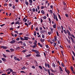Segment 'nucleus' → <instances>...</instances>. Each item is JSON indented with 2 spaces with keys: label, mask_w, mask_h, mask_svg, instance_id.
I'll return each instance as SVG.
<instances>
[{
  "label": "nucleus",
  "mask_w": 75,
  "mask_h": 75,
  "mask_svg": "<svg viewBox=\"0 0 75 75\" xmlns=\"http://www.w3.org/2000/svg\"><path fill=\"white\" fill-rule=\"evenodd\" d=\"M31 51H32L33 52H35L36 54H39V51H38L36 50L32 49L31 50Z\"/></svg>",
  "instance_id": "nucleus-1"
},
{
  "label": "nucleus",
  "mask_w": 75,
  "mask_h": 75,
  "mask_svg": "<svg viewBox=\"0 0 75 75\" xmlns=\"http://www.w3.org/2000/svg\"><path fill=\"white\" fill-rule=\"evenodd\" d=\"M44 69V70L45 71H47L48 72V73L49 75H51V74H50V70L49 69H48V70L46 68H45L44 67H43Z\"/></svg>",
  "instance_id": "nucleus-2"
},
{
  "label": "nucleus",
  "mask_w": 75,
  "mask_h": 75,
  "mask_svg": "<svg viewBox=\"0 0 75 75\" xmlns=\"http://www.w3.org/2000/svg\"><path fill=\"white\" fill-rule=\"evenodd\" d=\"M24 40H26V41H27L28 39H30V38L28 37H26L25 36L24 37Z\"/></svg>",
  "instance_id": "nucleus-3"
},
{
  "label": "nucleus",
  "mask_w": 75,
  "mask_h": 75,
  "mask_svg": "<svg viewBox=\"0 0 75 75\" xmlns=\"http://www.w3.org/2000/svg\"><path fill=\"white\" fill-rule=\"evenodd\" d=\"M65 71L67 73L68 75H69V70H67V68L65 67Z\"/></svg>",
  "instance_id": "nucleus-4"
},
{
  "label": "nucleus",
  "mask_w": 75,
  "mask_h": 75,
  "mask_svg": "<svg viewBox=\"0 0 75 75\" xmlns=\"http://www.w3.org/2000/svg\"><path fill=\"white\" fill-rule=\"evenodd\" d=\"M50 29L51 30V32L52 34H53V30H54V29L51 27H50Z\"/></svg>",
  "instance_id": "nucleus-5"
},
{
  "label": "nucleus",
  "mask_w": 75,
  "mask_h": 75,
  "mask_svg": "<svg viewBox=\"0 0 75 75\" xmlns=\"http://www.w3.org/2000/svg\"><path fill=\"white\" fill-rule=\"evenodd\" d=\"M16 42V40H13L9 42L10 43H11V44H13L14 42Z\"/></svg>",
  "instance_id": "nucleus-6"
},
{
  "label": "nucleus",
  "mask_w": 75,
  "mask_h": 75,
  "mask_svg": "<svg viewBox=\"0 0 75 75\" xmlns=\"http://www.w3.org/2000/svg\"><path fill=\"white\" fill-rule=\"evenodd\" d=\"M67 32L69 36H71V33H70V32H69L68 30H67Z\"/></svg>",
  "instance_id": "nucleus-7"
},
{
  "label": "nucleus",
  "mask_w": 75,
  "mask_h": 75,
  "mask_svg": "<svg viewBox=\"0 0 75 75\" xmlns=\"http://www.w3.org/2000/svg\"><path fill=\"white\" fill-rule=\"evenodd\" d=\"M70 38H71V40L72 42H73V43H74V44H75V41H74V39H73V38H72V37H70Z\"/></svg>",
  "instance_id": "nucleus-8"
},
{
  "label": "nucleus",
  "mask_w": 75,
  "mask_h": 75,
  "mask_svg": "<svg viewBox=\"0 0 75 75\" xmlns=\"http://www.w3.org/2000/svg\"><path fill=\"white\" fill-rule=\"evenodd\" d=\"M1 59L3 61H4V62H6V61H7V60L5 58H2Z\"/></svg>",
  "instance_id": "nucleus-9"
},
{
  "label": "nucleus",
  "mask_w": 75,
  "mask_h": 75,
  "mask_svg": "<svg viewBox=\"0 0 75 75\" xmlns=\"http://www.w3.org/2000/svg\"><path fill=\"white\" fill-rule=\"evenodd\" d=\"M59 71L60 72H63V70H62V68H61V66H59Z\"/></svg>",
  "instance_id": "nucleus-10"
},
{
  "label": "nucleus",
  "mask_w": 75,
  "mask_h": 75,
  "mask_svg": "<svg viewBox=\"0 0 75 75\" xmlns=\"http://www.w3.org/2000/svg\"><path fill=\"white\" fill-rule=\"evenodd\" d=\"M53 14L54 16V20H55V19H56V16H55V13H53Z\"/></svg>",
  "instance_id": "nucleus-11"
},
{
  "label": "nucleus",
  "mask_w": 75,
  "mask_h": 75,
  "mask_svg": "<svg viewBox=\"0 0 75 75\" xmlns=\"http://www.w3.org/2000/svg\"><path fill=\"white\" fill-rule=\"evenodd\" d=\"M52 67H54V68H55V67H56L55 64H54V63H53L52 64Z\"/></svg>",
  "instance_id": "nucleus-12"
},
{
  "label": "nucleus",
  "mask_w": 75,
  "mask_h": 75,
  "mask_svg": "<svg viewBox=\"0 0 75 75\" xmlns=\"http://www.w3.org/2000/svg\"><path fill=\"white\" fill-rule=\"evenodd\" d=\"M54 24L53 25V27L54 28H56V26H57V25H56V23H54Z\"/></svg>",
  "instance_id": "nucleus-13"
},
{
  "label": "nucleus",
  "mask_w": 75,
  "mask_h": 75,
  "mask_svg": "<svg viewBox=\"0 0 75 75\" xmlns=\"http://www.w3.org/2000/svg\"><path fill=\"white\" fill-rule=\"evenodd\" d=\"M41 13L43 14H45V12H44V10H42L41 11Z\"/></svg>",
  "instance_id": "nucleus-14"
},
{
  "label": "nucleus",
  "mask_w": 75,
  "mask_h": 75,
  "mask_svg": "<svg viewBox=\"0 0 75 75\" xmlns=\"http://www.w3.org/2000/svg\"><path fill=\"white\" fill-rule=\"evenodd\" d=\"M50 70L52 72H55V71H54V70H53V69H50Z\"/></svg>",
  "instance_id": "nucleus-15"
},
{
  "label": "nucleus",
  "mask_w": 75,
  "mask_h": 75,
  "mask_svg": "<svg viewBox=\"0 0 75 75\" xmlns=\"http://www.w3.org/2000/svg\"><path fill=\"white\" fill-rule=\"evenodd\" d=\"M66 39L67 40V42L69 43H71V41H70V40H68V39L67 38H66Z\"/></svg>",
  "instance_id": "nucleus-16"
},
{
  "label": "nucleus",
  "mask_w": 75,
  "mask_h": 75,
  "mask_svg": "<svg viewBox=\"0 0 75 75\" xmlns=\"http://www.w3.org/2000/svg\"><path fill=\"white\" fill-rule=\"evenodd\" d=\"M31 55V54L27 55L26 56V58H28V57H30Z\"/></svg>",
  "instance_id": "nucleus-17"
},
{
  "label": "nucleus",
  "mask_w": 75,
  "mask_h": 75,
  "mask_svg": "<svg viewBox=\"0 0 75 75\" xmlns=\"http://www.w3.org/2000/svg\"><path fill=\"white\" fill-rule=\"evenodd\" d=\"M25 3L26 4L27 6H28V2H26V1H25Z\"/></svg>",
  "instance_id": "nucleus-18"
},
{
  "label": "nucleus",
  "mask_w": 75,
  "mask_h": 75,
  "mask_svg": "<svg viewBox=\"0 0 75 75\" xmlns=\"http://www.w3.org/2000/svg\"><path fill=\"white\" fill-rule=\"evenodd\" d=\"M7 49V47L4 46L3 47V49H4V50H6Z\"/></svg>",
  "instance_id": "nucleus-19"
},
{
  "label": "nucleus",
  "mask_w": 75,
  "mask_h": 75,
  "mask_svg": "<svg viewBox=\"0 0 75 75\" xmlns=\"http://www.w3.org/2000/svg\"><path fill=\"white\" fill-rule=\"evenodd\" d=\"M63 31H64V33H65V34H67V31H66V30H64Z\"/></svg>",
  "instance_id": "nucleus-20"
},
{
  "label": "nucleus",
  "mask_w": 75,
  "mask_h": 75,
  "mask_svg": "<svg viewBox=\"0 0 75 75\" xmlns=\"http://www.w3.org/2000/svg\"><path fill=\"white\" fill-rule=\"evenodd\" d=\"M36 46H35L34 45L33 46V49H34L36 48Z\"/></svg>",
  "instance_id": "nucleus-21"
},
{
  "label": "nucleus",
  "mask_w": 75,
  "mask_h": 75,
  "mask_svg": "<svg viewBox=\"0 0 75 75\" xmlns=\"http://www.w3.org/2000/svg\"><path fill=\"white\" fill-rule=\"evenodd\" d=\"M18 44L21 43V44H23V42L22 41H19L18 42Z\"/></svg>",
  "instance_id": "nucleus-22"
},
{
  "label": "nucleus",
  "mask_w": 75,
  "mask_h": 75,
  "mask_svg": "<svg viewBox=\"0 0 75 75\" xmlns=\"http://www.w3.org/2000/svg\"><path fill=\"white\" fill-rule=\"evenodd\" d=\"M36 57H40V55L39 54H37L36 55Z\"/></svg>",
  "instance_id": "nucleus-23"
},
{
  "label": "nucleus",
  "mask_w": 75,
  "mask_h": 75,
  "mask_svg": "<svg viewBox=\"0 0 75 75\" xmlns=\"http://www.w3.org/2000/svg\"><path fill=\"white\" fill-rule=\"evenodd\" d=\"M55 17H56V21H58V18H57V16L56 15H55Z\"/></svg>",
  "instance_id": "nucleus-24"
},
{
  "label": "nucleus",
  "mask_w": 75,
  "mask_h": 75,
  "mask_svg": "<svg viewBox=\"0 0 75 75\" xmlns=\"http://www.w3.org/2000/svg\"><path fill=\"white\" fill-rule=\"evenodd\" d=\"M70 69L72 71H73L74 70L73 69V67L72 66H71L70 67Z\"/></svg>",
  "instance_id": "nucleus-25"
},
{
  "label": "nucleus",
  "mask_w": 75,
  "mask_h": 75,
  "mask_svg": "<svg viewBox=\"0 0 75 75\" xmlns=\"http://www.w3.org/2000/svg\"><path fill=\"white\" fill-rule=\"evenodd\" d=\"M36 34H37V33L36 32V31H35L34 32V36L36 35Z\"/></svg>",
  "instance_id": "nucleus-26"
},
{
  "label": "nucleus",
  "mask_w": 75,
  "mask_h": 75,
  "mask_svg": "<svg viewBox=\"0 0 75 75\" xmlns=\"http://www.w3.org/2000/svg\"><path fill=\"white\" fill-rule=\"evenodd\" d=\"M3 56L4 57V58H6L7 57V56H6V55L4 54H3Z\"/></svg>",
  "instance_id": "nucleus-27"
},
{
  "label": "nucleus",
  "mask_w": 75,
  "mask_h": 75,
  "mask_svg": "<svg viewBox=\"0 0 75 75\" xmlns=\"http://www.w3.org/2000/svg\"><path fill=\"white\" fill-rule=\"evenodd\" d=\"M21 69H25V67L24 66L21 68Z\"/></svg>",
  "instance_id": "nucleus-28"
},
{
  "label": "nucleus",
  "mask_w": 75,
  "mask_h": 75,
  "mask_svg": "<svg viewBox=\"0 0 75 75\" xmlns=\"http://www.w3.org/2000/svg\"><path fill=\"white\" fill-rule=\"evenodd\" d=\"M71 37H73V38H75V36H74V35H73V34H71Z\"/></svg>",
  "instance_id": "nucleus-29"
},
{
  "label": "nucleus",
  "mask_w": 75,
  "mask_h": 75,
  "mask_svg": "<svg viewBox=\"0 0 75 75\" xmlns=\"http://www.w3.org/2000/svg\"><path fill=\"white\" fill-rule=\"evenodd\" d=\"M32 11L33 12H35V8H33L32 9Z\"/></svg>",
  "instance_id": "nucleus-30"
},
{
  "label": "nucleus",
  "mask_w": 75,
  "mask_h": 75,
  "mask_svg": "<svg viewBox=\"0 0 75 75\" xmlns=\"http://www.w3.org/2000/svg\"><path fill=\"white\" fill-rule=\"evenodd\" d=\"M72 53L73 54L74 57H75V53L73 51H72Z\"/></svg>",
  "instance_id": "nucleus-31"
},
{
  "label": "nucleus",
  "mask_w": 75,
  "mask_h": 75,
  "mask_svg": "<svg viewBox=\"0 0 75 75\" xmlns=\"http://www.w3.org/2000/svg\"><path fill=\"white\" fill-rule=\"evenodd\" d=\"M62 67H65V65L64 64V63L62 62Z\"/></svg>",
  "instance_id": "nucleus-32"
},
{
  "label": "nucleus",
  "mask_w": 75,
  "mask_h": 75,
  "mask_svg": "<svg viewBox=\"0 0 75 75\" xmlns=\"http://www.w3.org/2000/svg\"><path fill=\"white\" fill-rule=\"evenodd\" d=\"M10 50H11V51H12V52H13V51H14V50L13 49H10Z\"/></svg>",
  "instance_id": "nucleus-33"
},
{
  "label": "nucleus",
  "mask_w": 75,
  "mask_h": 75,
  "mask_svg": "<svg viewBox=\"0 0 75 75\" xmlns=\"http://www.w3.org/2000/svg\"><path fill=\"white\" fill-rule=\"evenodd\" d=\"M21 40H22V41H24V39L22 37L20 38Z\"/></svg>",
  "instance_id": "nucleus-34"
},
{
  "label": "nucleus",
  "mask_w": 75,
  "mask_h": 75,
  "mask_svg": "<svg viewBox=\"0 0 75 75\" xmlns=\"http://www.w3.org/2000/svg\"><path fill=\"white\" fill-rule=\"evenodd\" d=\"M42 37L43 38H45V36H44V35L42 34Z\"/></svg>",
  "instance_id": "nucleus-35"
},
{
  "label": "nucleus",
  "mask_w": 75,
  "mask_h": 75,
  "mask_svg": "<svg viewBox=\"0 0 75 75\" xmlns=\"http://www.w3.org/2000/svg\"><path fill=\"white\" fill-rule=\"evenodd\" d=\"M14 59L15 60H16L17 59V57H16V56H14Z\"/></svg>",
  "instance_id": "nucleus-36"
},
{
  "label": "nucleus",
  "mask_w": 75,
  "mask_h": 75,
  "mask_svg": "<svg viewBox=\"0 0 75 75\" xmlns=\"http://www.w3.org/2000/svg\"><path fill=\"white\" fill-rule=\"evenodd\" d=\"M39 68H40V69H42V67H41V66H39Z\"/></svg>",
  "instance_id": "nucleus-37"
},
{
  "label": "nucleus",
  "mask_w": 75,
  "mask_h": 75,
  "mask_svg": "<svg viewBox=\"0 0 75 75\" xmlns=\"http://www.w3.org/2000/svg\"><path fill=\"white\" fill-rule=\"evenodd\" d=\"M25 25H26L27 27H28V25L27 24V23H25Z\"/></svg>",
  "instance_id": "nucleus-38"
},
{
  "label": "nucleus",
  "mask_w": 75,
  "mask_h": 75,
  "mask_svg": "<svg viewBox=\"0 0 75 75\" xmlns=\"http://www.w3.org/2000/svg\"><path fill=\"white\" fill-rule=\"evenodd\" d=\"M48 34L49 35H51V34H52V33H51V32H48Z\"/></svg>",
  "instance_id": "nucleus-39"
},
{
  "label": "nucleus",
  "mask_w": 75,
  "mask_h": 75,
  "mask_svg": "<svg viewBox=\"0 0 75 75\" xmlns=\"http://www.w3.org/2000/svg\"><path fill=\"white\" fill-rule=\"evenodd\" d=\"M57 36L56 37H54V40H55V41H57Z\"/></svg>",
  "instance_id": "nucleus-40"
},
{
  "label": "nucleus",
  "mask_w": 75,
  "mask_h": 75,
  "mask_svg": "<svg viewBox=\"0 0 75 75\" xmlns=\"http://www.w3.org/2000/svg\"><path fill=\"white\" fill-rule=\"evenodd\" d=\"M29 2L30 3H33V1L32 0H29Z\"/></svg>",
  "instance_id": "nucleus-41"
},
{
  "label": "nucleus",
  "mask_w": 75,
  "mask_h": 75,
  "mask_svg": "<svg viewBox=\"0 0 75 75\" xmlns=\"http://www.w3.org/2000/svg\"><path fill=\"white\" fill-rule=\"evenodd\" d=\"M23 45L24 46V47H25V46H26V44H25V42L23 43Z\"/></svg>",
  "instance_id": "nucleus-42"
},
{
  "label": "nucleus",
  "mask_w": 75,
  "mask_h": 75,
  "mask_svg": "<svg viewBox=\"0 0 75 75\" xmlns=\"http://www.w3.org/2000/svg\"><path fill=\"white\" fill-rule=\"evenodd\" d=\"M63 5H64V6H65L66 5V3L64 1H63Z\"/></svg>",
  "instance_id": "nucleus-43"
},
{
  "label": "nucleus",
  "mask_w": 75,
  "mask_h": 75,
  "mask_svg": "<svg viewBox=\"0 0 75 75\" xmlns=\"http://www.w3.org/2000/svg\"><path fill=\"white\" fill-rule=\"evenodd\" d=\"M26 51H27L25 50H23L22 52H23V53H24V52H26Z\"/></svg>",
  "instance_id": "nucleus-44"
},
{
  "label": "nucleus",
  "mask_w": 75,
  "mask_h": 75,
  "mask_svg": "<svg viewBox=\"0 0 75 75\" xmlns=\"http://www.w3.org/2000/svg\"><path fill=\"white\" fill-rule=\"evenodd\" d=\"M16 40L17 41H19L20 40V38H16Z\"/></svg>",
  "instance_id": "nucleus-45"
},
{
  "label": "nucleus",
  "mask_w": 75,
  "mask_h": 75,
  "mask_svg": "<svg viewBox=\"0 0 75 75\" xmlns=\"http://www.w3.org/2000/svg\"><path fill=\"white\" fill-rule=\"evenodd\" d=\"M18 21H16L15 22V24L16 25V24H18Z\"/></svg>",
  "instance_id": "nucleus-46"
},
{
  "label": "nucleus",
  "mask_w": 75,
  "mask_h": 75,
  "mask_svg": "<svg viewBox=\"0 0 75 75\" xmlns=\"http://www.w3.org/2000/svg\"><path fill=\"white\" fill-rule=\"evenodd\" d=\"M20 47H18L16 48V50H20Z\"/></svg>",
  "instance_id": "nucleus-47"
},
{
  "label": "nucleus",
  "mask_w": 75,
  "mask_h": 75,
  "mask_svg": "<svg viewBox=\"0 0 75 75\" xmlns=\"http://www.w3.org/2000/svg\"><path fill=\"white\" fill-rule=\"evenodd\" d=\"M58 16L60 20H61V16H60V15H59L58 14Z\"/></svg>",
  "instance_id": "nucleus-48"
},
{
  "label": "nucleus",
  "mask_w": 75,
  "mask_h": 75,
  "mask_svg": "<svg viewBox=\"0 0 75 75\" xmlns=\"http://www.w3.org/2000/svg\"><path fill=\"white\" fill-rule=\"evenodd\" d=\"M33 44L34 45H35V46H37V43L35 42H34Z\"/></svg>",
  "instance_id": "nucleus-49"
},
{
  "label": "nucleus",
  "mask_w": 75,
  "mask_h": 75,
  "mask_svg": "<svg viewBox=\"0 0 75 75\" xmlns=\"http://www.w3.org/2000/svg\"><path fill=\"white\" fill-rule=\"evenodd\" d=\"M65 16L66 17H68L69 16L68 14H65Z\"/></svg>",
  "instance_id": "nucleus-50"
},
{
  "label": "nucleus",
  "mask_w": 75,
  "mask_h": 75,
  "mask_svg": "<svg viewBox=\"0 0 75 75\" xmlns=\"http://www.w3.org/2000/svg\"><path fill=\"white\" fill-rule=\"evenodd\" d=\"M12 74H17V72L15 71H13L12 72Z\"/></svg>",
  "instance_id": "nucleus-51"
},
{
  "label": "nucleus",
  "mask_w": 75,
  "mask_h": 75,
  "mask_svg": "<svg viewBox=\"0 0 75 75\" xmlns=\"http://www.w3.org/2000/svg\"><path fill=\"white\" fill-rule=\"evenodd\" d=\"M14 32L15 33H18V32L17 30H15Z\"/></svg>",
  "instance_id": "nucleus-52"
},
{
  "label": "nucleus",
  "mask_w": 75,
  "mask_h": 75,
  "mask_svg": "<svg viewBox=\"0 0 75 75\" xmlns=\"http://www.w3.org/2000/svg\"><path fill=\"white\" fill-rule=\"evenodd\" d=\"M6 51L7 52H10V50H6Z\"/></svg>",
  "instance_id": "nucleus-53"
},
{
  "label": "nucleus",
  "mask_w": 75,
  "mask_h": 75,
  "mask_svg": "<svg viewBox=\"0 0 75 75\" xmlns=\"http://www.w3.org/2000/svg\"><path fill=\"white\" fill-rule=\"evenodd\" d=\"M47 18V17L46 16H45L44 17H43V19H44L45 20L46 18Z\"/></svg>",
  "instance_id": "nucleus-54"
},
{
  "label": "nucleus",
  "mask_w": 75,
  "mask_h": 75,
  "mask_svg": "<svg viewBox=\"0 0 75 75\" xmlns=\"http://www.w3.org/2000/svg\"><path fill=\"white\" fill-rule=\"evenodd\" d=\"M56 33L57 36H59V33H58V31H57Z\"/></svg>",
  "instance_id": "nucleus-55"
},
{
  "label": "nucleus",
  "mask_w": 75,
  "mask_h": 75,
  "mask_svg": "<svg viewBox=\"0 0 75 75\" xmlns=\"http://www.w3.org/2000/svg\"><path fill=\"white\" fill-rule=\"evenodd\" d=\"M45 47H46L47 48H49V46L47 45H46Z\"/></svg>",
  "instance_id": "nucleus-56"
},
{
  "label": "nucleus",
  "mask_w": 75,
  "mask_h": 75,
  "mask_svg": "<svg viewBox=\"0 0 75 75\" xmlns=\"http://www.w3.org/2000/svg\"><path fill=\"white\" fill-rule=\"evenodd\" d=\"M29 44H33V42L29 41Z\"/></svg>",
  "instance_id": "nucleus-57"
},
{
  "label": "nucleus",
  "mask_w": 75,
  "mask_h": 75,
  "mask_svg": "<svg viewBox=\"0 0 75 75\" xmlns=\"http://www.w3.org/2000/svg\"><path fill=\"white\" fill-rule=\"evenodd\" d=\"M32 68H33V69H35V66H32Z\"/></svg>",
  "instance_id": "nucleus-58"
},
{
  "label": "nucleus",
  "mask_w": 75,
  "mask_h": 75,
  "mask_svg": "<svg viewBox=\"0 0 75 75\" xmlns=\"http://www.w3.org/2000/svg\"><path fill=\"white\" fill-rule=\"evenodd\" d=\"M50 12L51 14H52V10H50Z\"/></svg>",
  "instance_id": "nucleus-59"
},
{
  "label": "nucleus",
  "mask_w": 75,
  "mask_h": 75,
  "mask_svg": "<svg viewBox=\"0 0 75 75\" xmlns=\"http://www.w3.org/2000/svg\"><path fill=\"white\" fill-rule=\"evenodd\" d=\"M13 9H15L16 8V6H14V5H13Z\"/></svg>",
  "instance_id": "nucleus-60"
},
{
  "label": "nucleus",
  "mask_w": 75,
  "mask_h": 75,
  "mask_svg": "<svg viewBox=\"0 0 75 75\" xmlns=\"http://www.w3.org/2000/svg\"><path fill=\"white\" fill-rule=\"evenodd\" d=\"M47 65L48 68H50V64H47Z\"/></svg>",
  "instance_id": "nucleus-61"
},
{
  "label": "nucleus",
  "mask_w": 75,
  "mask_h": 75,
  "mask_svg": "<svg viewBox=\"0 0 75 75\" xmlns=\"http://www.w3.org/2000/svg\"><path fill=\"white\" fill-rule=\"evenodd\" d=\"M68 28H69V30H70V31H71V28L69 27Z\"/></svg>",
  "instance_id": "nucleus-62"
},
{
  "label": "nucleus",
  "mask_w": 75,
  "mask_h": 75,
  "mask_svg": "<svg viewBox=\"0 0 75 75\" xmlns=\"http://www.w3.org/2000/svg\"><path fill=\"white\" fill-rule=\"evenodd\" d=\"M10 71L11 72H13V71L12 69H10Z\"/></svg>",
  "instance_id": "nucleus-63"
},
{
  "label": "nucleus",
  "mask_w": 75,
  "mask_h": 75,
  "mask_svg": "<svg viewBox=\"0 0 75 75\" xmlns=\"http://www.w3.org/2000/svg\"><path fill=\"white\" fill-rule=\"evenodd\" d=\"M5 24H4L2 25H0L1 27H3V26H4V25H5Z\"/></svg>",
  "instance_id": "nucleus-64"
}]
</instances>
